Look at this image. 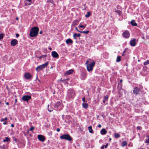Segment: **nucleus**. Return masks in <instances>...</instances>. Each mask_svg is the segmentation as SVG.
Masks as SVG:
<instances>
[{"label": "nucleus", "instance_id": "f257e3e1", "mask_svg": "<svg viewBox=\"0 0 149 149\" xmlns=\"http://www.w3.org/2000/svg\"><path fill=\"white\" fill-rule=\"evenodd\" d=\"M39 28L38 27L35 26L32 28L30 30L29 36L31 37H34L37 36L39 31Z\"/></svg>", "mask_w": 149, "mask_h": 149}, {"label": "nucleus", "instance_id": "f03ea898", "mask_svg": "<svg viewBox=\"0 0 149 149\" xmlns=\"http://www.w3.org/2000/svg\"><path fill=\"white\" fill-rule=\"evenodd\" d=\"M89 62V61L88 60H87L85 63V65H86L87 70L88 71L90 72L93 70V68L95 64V62L93 61L90 64H88Z\"/></svg>", "mask_w": 149, "mask_h": 149}, {"label": "nucleus", "instance_id": "7ed1b4c3", "mask_svg": "<svg viewBox=\"0 0 149 149\" xmlns=\"http://www.w3.org/2000/svg\"><path fill=\"white\" fill-rule=\"evenodd\" d=\"M75 95V93L74 91L72 89H70L68 90L67 96L69 98H73Z\"/></svg>", "mask_w": 149, "mask_h": 149}, {"label": "nucleus", "instance_id": "20e7f679", "mask_svg": "<svg viewBox=\"0 0 149 149\" xmlns=\"http://www.w3.org/2000/svg\"><path fill=\"white\" fill-rule=\"evenodd\" d=\"M60 138L62 139H65L69 141H71L72 140V139L70 136L68 134L63 135L61 136H60Z\"/></svg>", "mask_w": 149, "mask_h": 149}, {"label": "nucleus", "instance_id": "39448f33", "mask_svg": "<svg viewBox=\"0 0 149 149\" xmlns=\"http://www.w3.org/2000/svg\"><path fill=\"white\" fill-rule=\"evenodd\" d=\"M48 64V63L46 62L45 64H43L40 65L39 66L37 67L36 68V70L39 72L40 71L42 70Z\"/></svg>", "mask_w": 149, "mask_h": 149}, {"label": "nucleus", "instance_id": "423d86ee", "mask_svg": "<svg viewBox=\"0 0 149 149\" xmlns=\"http://www.w3.org/2000/svg\"><path fill=\"white\" fill-rule=\"evenodd\" d=\"M24 77L26 79H29L31 78L32 76L29 73L27 72L24 74Z\"/></svg>", "mask_w": 149, "mask_h": 149}, {"label": "nucleus", "instance_id": "0eeeda50", "mask_svg": "<svg viewBox=\"0 0 149 149\" xmlns=\"http://www.w3.org/2000/svg\"><path fill=\"white\" fill-rule=\"evenodd\" d=\"M31 98V97L30 95H24L22 98V100L24 101H28Z\"/></svg>", "mask_w": 149, "mask_h": 149}, {"label": "nucleus", "instance_id": "6e6552de", "mask_svg": "<svg viewBox=\"0 0 149 149\" xmlns=\"http://www.w3.org/2000/svg\"><path fill=\"white\" fill-rule=\"evenodd\" d=\"M123 36L125 38H128L130 36V33L128 31H126L123 33Z\"/></svg>", "mask_w": 149, "mask_h": 149}, {"label": "nucleus", "instance_id": "1a4fd4ad", "mask_svg": "<svg viewBox=\"0 0 149 149\" xmlns=\"http://www.w3.org/2000/svg\"><path fill=\"white\" fill-rule=\"evenodd\" d=\"M38 139L39 141H44L45 140V138L44 136L41 135H38Z\"/></svg>", "mask_w": 149, "mask_h": 149}, {"label": "nucleus", "instance_id": "9d476101", "mask_svg": "<svg viewBox=\"0 0 149 149\" xmlns=\"http://www.w3.org/2000/svg\"><path fill=\"white\" fill-rule=\"evenodd\" d=\"M52 56L55 58H56L58 57V54L56 51H52Z\"/></svg>", "mask_w": 149, "mask_h": 149}, {"label": "nucleus", "instance_id": "9b49d317", "mask_svg": "<svg viewBox=\"0 0 149 149\" xmlns=\"http://www.w3.org/2000/svg\"><path fill=\"white\" fill-rule=\"evenodd\" d=\"M130 44L132 46H135L136 45V39L135 38L131 40L130 42Z\"/></svg>", "mask_w": 149, "mask_h": 149}, {"label": "nucleus", "instance_id": "f8f14e48", "mask_svg": "<svg viewBox=\"0 0 149 149\" xmlns=\"http://www.w3.org/2000/svg\"><path fill=\"white\" fill-rule=\"evenodd\" d=\"M140 90V89L138 87H135L134 88L133 92V93L135 95H137L139 93V92Z\"/></svg>", "mask_w": 149, "mask_h": 149}, {"label": "nucleus", "instance_id": "ddd939ff", "mask_svg": "<svg viewBox=\"0 0 149 149\" xmlns=\"http://www.w3.org/2000/svg\"><path fill=\"white\" fill-rule=\"evenodd\" d=\"M17 43L18 41L17 40L13 39L11 41L10 44L14 46L17 44Z\"/></svg>", "mask_w": 149, "mask_h": 149}, {"label": "nucleus", "instance_id": "4468645a", "mask_svg": "<svg viewBox=\"0 0 149 149\" xmlns=\"http://www.w3.org/2000/svg\"><path fill=\"white\" fill-rule=\"evenodd\" d=\"M73 70L72 69H70L67 71H66L65 73V75H70L73 73Z\"/></svg>", "mask_w": 149, "mask_h": 149}, {"label": "nucleus", "instance_id": "2eb2a0df", "mask_svg": "<svg viewBox=\"0 0 149 149\" xmlns=\"http://www.w3.org/2000/svg\"><path fill=\"white\" fill-rule=\"evenodd\" d=\"M61 104V102L60 101L57 102L54 105V107L55 108H58L59 106Z\"/></svg>", "mask_w": 149, "mask_h": 149}, {"label": "nucleus", "instance_id": "dca6fc26", "mask_svg": "<svg viewBox=\"0 0 149 149\" xmlns=\"http://www.w3.org/2000/svg\"><path fill=\"white\" fill-rule=\"evenodd\" d=\"M107 132V131L105 129H102L100 131V133L102 135H104L106 134Z\"/></svg>", "mask_w": 149, "mask_h": 149}, {"label": "nucleus", "instance_id": "f3484780", "mask_svg": "<svg viewBox=\"0 0 149 149\" xmlns=\"http://www.w3.org/2000/svg\"><path fill=\"white\" fill-rule=\"evenodd\" d=\"M66 42L67 44H69L70 43H72L73 41L71 39L69 38L66 40Z\"/></svg>", "mask_w": 149, "mask_h": 149}, {"label": "nucleus", "instance_id": "a211bd4d", "mask_svg": "<svg viewBox=\"0 0 149 149\" xmlns=\"http://www.w3.org/2000/svg\"><path fill=\"white\" fill-rule=\"evenodd\" d=\"M81 36V34L79 33L77 34L75 33L74 34L73 37L74 39H76V37H80Z\"/></svg>", "mask_w": 149, "mask_h": 149}, {"label": "nucleus", "instance_id": "6ab92c4d", "mask_svg": "<svg viewBox=\"0 0 149 149\" xmlns=\"http://www.w3.org/2000/svg\"><path fill=\"white\" fill-rule=\"evenodd\" d=\"M88 129L89 132L90 133H93V131L92 130V127L91 126L88 127Z\"/></svg>", "mask_w": 149, "mask_h": 149}, {"label": "nucleus", "instance_id": "aec40b11", "mask_svg": "<svg viewBox=\"0 0 149 149\" xmlns=\"http://www.w3.org/2000/svg\"><path fill=\"white\" fill-rule=\"evenodd\" d=\"M82 105L83 108L85 109H87L88 107V105L86 103H82Z\"/></svg>", "mask_w": 149, "mask_h": 149}, {"label": "nucleus", "instance_id": "412c9836", "mask_svg": "<svg viewBox=\"0 0 149 149\" xmlns=\"http://www.w3.org/2000/svg\"><path fill=\"white\" fill-rule=\"evenodd\" d=\"M131 23L132 26H137V24L135 22L134 20H132L131 22Z\"/></svg>", "mask_w": 149, "mask_h": 149}, {"label": "nucleus", "instance_id": "4be33fe9", "mask_svg": "<svg viewBox=\"0 0 149 149\" xmlns=\"http://www.w3.org/2000/svg\"><path fill=\"white\" fill-rule=\"evenodd\" d=\"M120 136V135L118 133H115L114 134V137L116 138H118Z\"/></svg>", "mask_w": 149, "mask_h": 149}, {"label": "nucleus", "instance_id": "5701e85b", "mask_svg": "<svg viewBox=\"0 0 149 149\" xmlns=\"http://www.w3.org/2000/svg\"><path fill=\"white\" fill-rule=\"evenodd\" d=\"M108 146V144L107 143L106 145H102L101 147V149H104V148H107Z\"/></svg>", "mask_w": 149, "mask_h": 149}, {"label": "nucleus", "instance_id": "b1692460", "mask_svg": "<svg viewBox=\"0 0 149 149\" xmlns=\"http://www.w3.org/2000/svg\"><path fill=\"white\" fill-rule=\"evenodd\" d=\"M10 141V139L8 137L6 138L5 139L3 140V141L4 142H8Z\"/></svg>", "mask_w": 149, "mask_h": 149}, {"label": "nucleus", "instance_id": "393cba45", "mask_svg": "<svg viewBox=\"0 0 149 149\" xmlns=\"http://www.w3.org/2000/svg\"><path fill=\"white\" fill-rule=\"evenodd\" d=\"M79 21L77 20H76L73 22V24L74 25H77L79 23Z\"/></svg>", "mask_w": 149, "mask_h": 149}, {"label": "nucleus", "instance_id": "a878e982", "mask_svg": "<svg viewBox=\"0 0 149 149\" xmlns=\"http://www.w3.org/2000/svg\"><path fill=\"white\" fill-rule=\"evenodd\" d=\"M121 60V57L120 56H118L117 57L116 61L117 62H119Z\"/></svg>", "mask_w": 149, "mask_h": 149}, {"label": "nucleus", "instance_id": "bb28decb", "mask_svg": "<svg viewBox=\"0 0 149 149\" xmlns=\"http://www.w3.org/2000/svg\"><path fill=\"white\" fill-rule=\"evenodd\" d=\"M127 145V142L125 141L123 142L122 143V146H126Z\"/></svg>", "mask_w": 149, "mask_h": 149}, {"label": "nucleus", "instance_id": "cd10ccee", "mask_svg": "<svg viewBox=\"0 0 149 149\" xmlns=\"http://www.w3.org/2000/svg\"><path fill=\"white\" fill-rule=\"evenodd\" d=\"M149 64V60H147L144 62L143 64L145 65Z\"/></svg>", "mask_w": 149, "mask_h": 149}, {"label": "nucleus", "instance_id": "c85d7f7f", "mask_svg": "<svg viewBox=\"0 0 149 149\" xmlns=\"http://www.w3.org/2000/svg\"><path fill=\"white\" fill-rule=\"evenodd\" d=\"M86 26V24H85V25H82L81 24H79V25L78 27L80 28H85Z\"/></svg>", "mask_w": 149, "mask_h": 149}, {"label": "nucleus", "instance_id": "c756f323", "mask_svg": "<svg viewBox=\"0 0 149 149\" xmlns=\"http://www.w3.org/2000/svg\"><path fill=\"white\" fill-rule=\"evenodd\" d=\"M47 2L49 3H52L53 5H54V4L53 2L51 0H48Z\"/></svg>", "mask_w": 149, "mask_h": 149}, {"label": "nucleus", "instance_id": "7c9ffc66", "mask_svg": "<svg viewBox=\"0 0 149 149\" xmlns=\"http://www.w3.org/2000/svg\"><path fill=\"white\" fill-rule=\"evenodd\" d=\"M90 13L89 12H88L87 13V14L85 15V17H89L90 15Z\"/></svg>", "mask_w": 149, "mask_h": 149}, {"label": "nucleus", "instance_id": "2f4dec72", "mask_svg": "<svg viewBox=\"0 0 149 149\" xmlns=\"http://www.w3.org/2000/svg\"><path fill=\"white\" fill-rule=\"evenodd\" d=\"M89 32V31H81V33H84L86 34H88Z\"/></svg>", "mask_w": 149, "mask_h": 149}, {"label": "nucleus", "instance_id": "473e14b6", "mask_svg": "<svg viewBox=\"0 0 149 149\" xmlns=\"http://www.w3.org/2000/svg\"><path fill=\"white\" fill-rule=\"evenodd\" d=\"M116 12L119 15H120L121 13V12L119 10H117L116 11Z\"/></svg>", "mask_w": 149, "mask_h": 149}, {"label": "nucleus", "instance_id": "72a5a7b5", "mask_svg": "<svg viewBox=\"0 0 149 149\" xmlns=\"http://www.w3.org/2000/svg\"><path fill=\"white\" fill-rule=\"evenodd\" d=\"M8 119L7 118H2L1 119V122H3L4 121V120H7Z\"/></svg>", "mask_w": 149, "mask_h": 149}, {"label": "nucleus", "instance_id": "f704fd0d", "mask_svg": "<svg viewBox=\"0 0 149 149\" xmlns=\"http://www.w3.org/2000/svg\"><path fill=\"white\" fill-rule=\"evenodd\" d=\"M108 98V97L107 96H105L104 97V100L107 101V100Z\"/></svg>", "mask_w": 149, "mask_h": 149}, {"label": "nucleus", "instance_id": "c9c22d12", "mask_svg": "<svg viewBox=\"0 0 149 149\" xmlns=\"http://www.w3.org/2000/svg\"><path fill=\"white\" fill-rule=\"evenodd\" d=\"M3 38V35L2 34H0V40L2 39Z\"/></svg>", "mask_w": 149, "mask_h": 149}, {"label": "nucleus", "instance_id": "e433bc0d", "mask_svg": "<svg viewBox=\"0 0 149 149\" xmlns=\"http://www.w3.org/2000/svg\"><path fill=\"white\" fill-rule=\"evenodd\" d=\"M49 105H48V111L49 112H51L52 111V110L50 109H49Z\"/></svg>", "mask_w": 149, "mask_h": 149}, {"label": "nucleus", "instance_id": "4c0bfd02", "mask_svg": "<svg viewBox=\"0 0 149 149\" xmlns=\"http://www.w3.org/2000/svg\"><path fill=\"white\" fill-rule=\"evenodd\" d=\"M34 129V127H32L29 130L31 131H32Z\"/></svg>", "mask_w": 149, "mask_h": 149}, {"label": "nucleus", "instance_id": "58836bf2", "mask_svg": "<svg viewBox=\"0 0 149 149\" xmlns=\"http://www.w3.org/2000/svg\"><path fill=\"white\" fill-rule=\"evenodd\" d=\"M145 143H149V138L148 139L146 140L145 141Z\"/></svg>", "mask_w": 149, "mask_h": 149}, {"label": "nucleus", "instance_id": "ea45409f", "mask_svg": "<svg viewBox=\"0 0 149 149\" xmlns=\"http://www.w3.org/2000/svg\"><path fill=\"white\" fill-rule=\"evenodd\" d=\"M82 101H83L84 103L85 102H86V101H85V98L84 97L82 98Z\"/></svg>", "mask_w": 149, "mask_h": 149}, {"label": "nucleus", "instance_id": "a19ab883", "mask_svg": "<svg viewBox=\"0 0 149 149\" xmlns=\"http://www.w3.org/2000/svg\"><path fill=\"white\" fill-rule=\"evenodd\" d=\"M146 68H147V67L146 66H144L143 67V69H144V71L146 70Z\"/></svg>", "mask_w": 149, "mask_h": 149}, {"label": "nucleus", "instance_id": "79ce46f5", "mask_svg": "<svg viewBox=\"0 0 149 149\" xmlns=\"http://www.w3.org/2000/svg\"><path fill=\"white\" fill-rule=\"evenodd\" d=\"M125 51H124L123 52V53L122 54V56H123L125 55Z\"/></svg>", "mask_w": 149, "mask_h": 149}, {"label": "nucleus", "instance_id": "37998d69", "mask_svg": "<svg viewBox=\"0 0 149 149\" xmlns=\"http://www.w3.org/2000/svg\"><path fill=\"white\" fill-rule=\"evenodd\" d=\"M75 29H76L77 31H78L79 32L81 33V31H79V30H78V29L77 28V27H76L75 28Z\"/></svg>", "mask_w": 149, "mask_h": 149}, {"label": "nucleus", "instance_id": "c03bdc74", "mask_svg": "<svg viewBox=\"0 0 149 149\" xmlns=\"http://www.w3.org/2000/svg\"><path fill=\"white\" fill-rule=\"evenodd\" d=\"M68 79H66V80H61L62 82H65L66 80H68Z\"/></svg>", "mask_w": 149, "mask_h": 149}, {"label": "nucleus", "instance_id": "a18cd8bd", "mask_svg": "<svg viewBox=\"0 0 149 149\" xmlns=\"http://www.w3.org/2000/svg\"><path fill=\"white\" fill-rule=\"evenodd\" d=\"M60 131V129L59 128H57L56 130V131L57 132H58Z\"/></svg>", "mask_w": 149, "mask_h": 149}, {"label": "nucleus", "instance_id": "49530a36", "mask_svg": "<svg viewBox=\"0 0 149 149\" xmlns=\"http://www.w3.org/2000/svg\"><path fill=\"white\" fill-rule=\"evenodd\" d=\"M16 36L17 37H18L19 36V34L18 33H17L16 34Z\"/></svg>", "mask_w": 149, "mask_h": 149}, {"label": "nucleus", "instance_id": "de8ad7c7", "mask_svg": "<svg viewBox=\"0 0 149 149\" xmlns=\"http://www.w3.org/2000/svg\"><path fill=\"white\" fill-rule=\"evenodd\" d=\"M99 127L100 128L101 127V125L100 124H99L98 125Z\"/></svg>", "mask_w": 149, "mask_h": 149}, {"label": "nucleus", "instance_id": "09e8293b", "mask_svg": "<svg viewBox=\"0 0 149 149\" xmlns=\"http://www.w3.org/2000/svg\"><path fill=\"white\" fill-rule=\"evenodd\" d=\"M7 122H4L3 123V124H4V125H6L7 124Z\"/></svg>", "mask_w": 149, "mask_h": 149}, {"label": "nucleus", "instance_id": "8fccbe9b", "mask_svg": "<svg viewBox=\"0 0 149 149\" xmlns=\"http://www.w3.org/2000/svg\"><path fill=\"white\" fill-rule=\"evenodd\" d=\"M46 56V55H43L41 56H42V58L44 57H45Z\"/></svg>", "mask_w": 149, "mask_h": 149}, {"label": "nucleus", "instance_id": "3c124183", "mask_svg": "<svg viewBox=\"0 0 149 149\" xmlns=\"http://www.w3.org/2000/svg\"><path fill=\"white\" fill-rule=\"evenodd\" d=\"M11 126L12 127H14V125L12 124L11 125Z\"/></svg>", "mask_w": 149, "mask_h": 149}, {"label": "nucleus", "instance_id": "603ef678", "mask_svg": "<svg viewBox=\"0 0 149 149\" xmlns=\"http://www.w3.org/2000/svg\"><path fill=\"white\" fill-rule=\"evenodd\" d=\"M137 128V129H138V130H140V127H137V128Z\"/></svg>", "mask_w": 149, "mask_h": 149}, {"label": "nucleus", "instance_id": "864d4df0", "mask_svg": "<svg viewBox=\"0 0 149 149\" xmlns=\"http://www.w3.org/2000/svg\"><path fill=\"white\" fill-rule=\"evenodd\" d=\"M28 1L30 2V3H31V0H27Z\"/></svg>", "mask_w": 149, "mask_h": 149}, {"label": "nucleus", "instance_id": "5fc2aeb1", "mask_svg": "<svg viewBox=\"0 0 149 149\" xmlns=\"http://www.w3.org/2000/svg\"><path fill=\"white\" fill-rule=\"evenodd\" d=\"M42 33V31H40V32H39V33H40V34H41Z\"/></svg>", "mask_w": 149, "mask_h": 149}, {"label": "nucleus", "instance_id": "6e6d98bb", "mask_svg": "<svg viewBox=\"0 0 149 149\" xmlns=\"http://www.w3.org/2000/svg\"><path fill=\"white\" fill-rule=\"evenodd\" d=\"M6 104L7 105H8L9 104V103L8 102H7L6 103Z\"/></svg>", "mask_w": 149, "mask_h": 149}, {"label": "nucleus", "instance_id": "4d7b16f0", "mask_svg": "<svg viewBox=\"0 0 149 149\" xmlns=\"http://www.w3.org/2000/svg\"><path fill=\"white\" fill-rule=\"evenodd\" d=\"M123 81V80L122 79H121L120 81V83H121V82H122Z\"/></svg>", "mask_w": 149, "mask_h": 149}, {"label": "nucleus", "instance_id": "13d9d810", "mask_svg": "<svg viewBox=\"0 0 149 149\" xmlns=\"http://www.w3.org/2000/svg\"><path fill=\"white\" fill-rule=\"evenodd\" d=\"M38 58H39L40 59H41V58H42V56H40V57H38Z\"/></svg>", "mask_w": 149, "mask_h": 149}, {"label": "nucleus", "instance_id": "bf43d9fd", "mask_svg": "<svg viewBox=\"0 0 149 149\" xmlns=\"http://www.w3.org/2000/svg\"><path fill=\"white\" fill-rule=\"evenodd\" d=\"M106 101L105 100H103V103H105V102H106Z\"/></svg>", "mask_w": 149, "mask_h": 149}, {"label": "nucleus", "instance_id": "052dcab7", "mask_svg": "<svg viewBox=\"0 0 149 149\" xmlns=\"http://www.w3.org/2000/svg\"><path fill=\"white\" fill-rule=\"evenodd\" d=\"M16 20H18V17H17V18H16Z\"/></svg>", "mask_w": 149, "mask_h": 149}, {"label": "nucleus", "instance_id": "680f3d73", "mask_svg": "<svg viewBox=\"0 0 149 149\" xmlns=\"http://www.w3.org/2000/svg\"><path fill=\"white\" fill-rule=\"evenodd\" d=\"M17 102V99H16L15 100V102Z\"/></svg>", "mask_w": 149, "mask_h": 149}, {"label": "nucleus", "instance_id": "e2e57ef3", "mask_svg": "<svg viewBox=\"0 0 149 149\" xmlns=\"http://www.w3.org/2000/svg\"><path fill=\"white\" fill-rule=\"evenodd\" d=\"M111 138H110L109 139V141H111Z\"/></svg>", "mask_w": 149, "mask_h": 149}, {"label": "nucleus", "instance_id": "0e129e2a", "mask_svg": "<svg viewBox=\"0 0 149 149\" xmlns=\"http://www.w3.org/2000/svg\"><path fill=\"white\" fill-rule=\"evenodd\" d=\"M1 103V102L0 101V103Z\"/></svg>", "mask_w": 149, "mask_h": 149}]
</instances>
